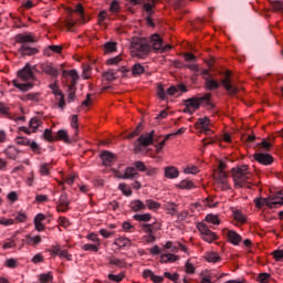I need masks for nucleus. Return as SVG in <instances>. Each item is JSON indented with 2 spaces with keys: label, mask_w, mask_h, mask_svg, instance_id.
Masks as SVG:
<instances>
[{
  "label": "nucleus",
  "mask_w": 283,
  "mask_h": 283,
  "mask_svg": "<svg viewBox=\"0 0 283 283\" xmlns=\"http://www.w3.org/2000/svg\"><path fill=\"white\" fill-rule=\"evenodd\" d=\"M138 176V172H136V168L128 167L125 170L124 175H118L117 178H120L122 180H134Z\"/></svg>",
  "instance_id": "obj_22"
},
{
  "label": "nucleus",
  "mask_w": 283,
  "mask_h": 283,
  "mask_svg": "<svg viewBox=\"0 0 283 283\" xmlns=\"http://www.w3.org/2000/svg\"><path fill=\"white\" fill-rule=\"evenodd\" d=\"M174 136L172 134L166 135V137L164 138V140H161L159 144H157L155 147L157 149L158 153L163 151V147L167 144V140H169V137Z\"/></svg>",
  "instance_id": "obj_53"
},
{
  "label": "nucleus",
  "mask_w": 283,
  "mask_h": 283,
  "mask_svg": "<svg viewBox=\"0 0 283 283\" xmlns=\"http://www.w3.org/2000/svg\"><path fill=\"white\" fill-rule=\"evenodd\" d=\"M185 266L188 275H193V273H196V266H193L191 262L187 261Z\"/></svg>",
  "instance_id": "obj_56"
},
{
  "label": "nucleus",
  "mask_w": 283,
  "mask_h": 283,
  "mask_svg": "<svg viewBox=\"0 0 283 283\" xmlns=\"http://www.w3.org/2000/svg\"><path fill=\"white\" fill-rule=\"evenodd\" d=\"M129 209H132V211H135V212L145 211L146 206L140 199H136L130 201Z\"/></svg>",
  "instance_id": "obj_25"
},
{
  "label": "nucleus",
  "mask_w": 283,
  "mask_h": 283,
  "mask_svg": "<svg viewBox=\"0 0 283 283\" xmlns=\"http://www.w3.org/2000/svg\"><path fill=\"white\" fill-rule=\"evenodd\" d=\"M143 277H145V280H147L149 277L151 280V282H154V283H164L165 282V276L155 275L154 271H151V270H144Z\"/></svg>",
  "instance_id": "obj_19"
},
{
  "label": "nucleus",
  "mask_w": 283,
  "mask_h": 283,
  "mask_svg": "<svg viewBox=\"0 0 283 283\" xmlns=\"http://www.w3.org/2000/svg\"><path fill=\"white\" fill-rule=\"evenodd\" d=\"M177 256L175 254L168 253V254H161L160 262L163 264H167L169 262H176Z\"/></svg>",
  "instance_id": "obj_37"
},
{
  "label": "nucleus",
  "mask_w": 283,
  "mask_h": 283,
  "mask_svg": "<svg viewBox=\"0 0 283 283\" xmlns=\"http://www.w3.org/2000/svg\"><path fill=\"white\" fill-rule=\"evenodd\" d=\"M233 218L240 224H244V222H247V216H244V213H242L240 210L233 212Z\"/></svg>",
  "instance_id": "obj_36"
},
{
  "label": "nucleus",
  "mask_w": 283,
  "mask_h": 283,
  "mask_svg": "<svg viewBox=\"0 0 283 283\" xmlns=\"http://www.w3.org/2000/svg\"><path fill=\"white\" fill-rule=\"evenodd\" d=\"M103 76H104L105 80L108 81L109 83H112V81H116V73H114V71H112V70L105 72V73L103 74Z\"/></svg>",
  "instance_id": "obj_48"
},
{
  "label": "nucleus",
  "mask_w": 283,
  "mask_h": 283,
  "mask_svg": "<svg viewBox=\"0 0 283 283\" xmlns=\"http://www.w3.org/2000/svg\"><path fill=\"white\" fill-rule=\"evenodd\" d=\"M196 185H193V181L184 179L179 184V189H193Z\"/></svg>",
  "instance_id": "obj_43"
},
{
  "label": "nucleus",
  "mask_w": 283,
  "mask_h": 283,
  "mask_svg": "<svg viewBox=\"0 0 283 283\" xmlns=\"http://www.w3.org/2000/svg\"><path fill=\"white\" fill-rule=\"evenodd\" d=\"M195 125H196L197 129H202V132H205V134H207V135H209L211 132V129H209V118L208 117L199 118Z\"/></svg>",
  "instance_id": "obj_21"
},
{
  "label": "nucleus",
  "mask_w": 283,
  "mask_h": 283,
  "mask_svg": "<svg viewBox=\"0 0 283 283\" xmlns=\"http://www.w3.org/2000/svg\"><path fill=\"white\" fill-rule=\"evenodd\" d=\"M62 76L65 78L66 88L69 93V103H73L74 98H76V83L78 81V72L76 70H63Z\"/></svg>",
  "instance_id": "obj_2"
},
{
  "label": "nucleus",
  "mask_w": 283,
  "mask_h": 283,
  "mask_svg": "<svg viewBox=\"0 0 283 283\" xmlns=\"http://www.w3.org/2000/svg\"><path fill=\"white\" fill-rule=\"evenodd\" d=\"M41 123H42L41 119H39L38 117H33L29 122V127L34 133V132H36L39 129V127L41 126Z\"/></svg>",
  "instance_id": "obj_39"
},
{
  "label": "nucleus",
  "mask_w": 283,
  "mask_h": 283,
  "mask_svg": "<svg viewBox=\"0 0 283 283\" xmlns=\"http://www.w3.org/2000/svg\"><path fill=\"white\" fill-rule=\"evenodd\" d=\"M56 209L59 212L62 211V213H65V211L70 209V200L67 199V193L63 192L60 196Z\"/></svg>",
  "instance_id": "obj_15"
},
{
  "label": "nucleus",
  "mask_w": 283,
  "mask_h": 283,
  "mask_svg": "<svg viewBox=\"0 0 283 283\" xmlns=\"http://www.w3.org/2000/svg\"><path fill=\"white\" fill-rule=\"evenodd\" d=\"M29 147L34 154H41V146L36 142H30Z\"/></svg>",
  "instance_id": "obj_57"
},
{
  "label": "nucleus",
  "mask_w": 283,
  "mask_h": 283,
  "mask_svg": "<svg viewBox=\"0 0 283 283\" xmlns=\"http://www.w3.org/2000/svg\"><path fill=\"white\" fill-rule=\"evenodd\" d=\"M151 49L155 52H160L165 54V52H169L171 50V45L164 44L163 39L158 34H153L150 40L145 38H134L130 43V54L136 59H147L151 53Z\"/></svg>",
  "instance_id": "obj_1"
},
{
  "label": "nucleus",
  "mask_w": 283,
  "mask_h": 283,
  "mask_svg": "<svg viewBox=\"0 0 283 283\" xmlns=\"http://www.w3.org/2000/svg\"><path fill=\"white\" fill-rule=\"evenodd\" d=\"M109 12H112L113 14H116V13L120 12V6L118 4V1L114 0L111 3Z\"/></svg>",
  "instance_id": "obj_51"
},
{
  "label": "nucleus",
  "mask_w": 283,
  "mask_h": 283,
  "mask_svg": "<svg viewBox=\"0 0 283 283\" xmlns=\"http://www.w3.org/2000/svg\"><path fill=\"white\" fill-rule=\"evenodd\" d=\"M19 78L21 81H34V72H32V66L30 64H27L22 70L18 72Z\"/></svg>",
  "instance_id": "obj_11"
},
{
  "label": "nucleus",
  "mask_w": 283,
  "mask_h": 283,
  "mask_svg": "<svg viewBox=\"0 0 283 283\" xmlns=\"http://www.w3.org/2000/svg\"><path fill=\"white\" fill-rule=\"evenodd\" d=\"M55 140H64V143H70V137H69V135H67V130H65V129H60V130L56 133Z\"/></svg>",
  "instance_id": "obj_35"
},
{
  "label": "nucleus",
  "mask_w": 283,
  "mask_h": 283,
  "mask_svg": "<svg viewBox=\"0 0 283 283\" xmlns=\"http://www.w3.org/2000/svg\"><path fill=\"white\" fill-rule=\"evenodd\" d=\"M156 132H150L142 135L139 138H137L134 142V153L135 154H143L145 151L146 147H149V145H154V137Z\"/></svg>",
  "instance_id": "obj_7"
},
{
  "label": "nucleus",
  "mask_w": 283,
  "mask_h": 283,
  "mask_svg": "<svg viewBox=\"0 0 283 283\" xmlns=\"http://www.w3.org/2000/svg\"><path fill=\"white\" fill-rule=\"evenodd\" d=\"M165 176L169 179L178 178L180 176V171H178V168L170 166L165 168Z\"/></svg>",
  "instance_id": "obj_26"
},
{
  "label": "nucleus",
  "mask_w": 283,
  "mask_h": 283,
  "mask_svg": "<svg viewBox=\"0 0 283 283\" xmlns=\"http://www.w3.org/2000/svg\"><path fill=\"white\" fill-rule=\"evenodd\" d=\"M105 54H109V52H116V42H107L104 44Z\"/></svg>",
  "instance_id": "obj_45"
},
{
  "label": "nucleus",
  "mask_w": 283,
  "mask_h": 283,
  "mask_svg": "<svg viewBox=\"0 0 283 283\" xmlns=\"http://www.w3.org/2000/svg\"><path fill=\"white\" fill-rule=\"evenodd\" d=\"M134 169L137 171H147V167L145 166V163L143 161H135V167Z\"/></svg>",
  "instance_id": "obj_58"
},
{
  "label": "nucleus",
  "mask_w": 283,
  "mask_h": 283,
  "mask_svg": "<svg viewBox=\"0 0 283 283\" xmlns=\"http://www.w3.org/2000/svg\"><path fill=\"white\" fill-rule=\"evenodd\" d=\"M185 105L192 108L195 112L197 109H200L201 105H206V107H213V103H211V93H206L201 97L193 96L191 98H188L185 101Z\"/></svg>",
  "instance_id": "obj_4"
},
{
  "label": "nucleus",
  "mask_w": 283,
  "mask_h": 283,
  "mask_svg": "<svg viewBox=\"0 0 283 283\" xmlns=\"http://www.w3.org/2000/svg\"><path fill=\"white\" fill-rule=\"evenodd\" d=\"M4 154L6 156H8V158H10L11 160H14V158H17V156L19 155V150H17L14 146H9L4 150Z\"/></svg>",
  "instance_id": "obj_32"
},
{
  "label": "nucleus",
  "mask_w": 283,
  "mask_h": 283,
  "mask_svg": "<svg viewBox=\"0 0 283 283\" xmlns=\"http://www.w3.org/2000/svg\"><path fill=\"white\" fill-rule=\"evenodd\" d=\"M217 182H218V185H221L222 191H227L230 189L229 182L227 181V172L226 171L218 172Z\"/></svg>",
  "instance_id": "obj_20"
},
{
  "label": "nucleus",
  "mask_w": 283,
  "mask_h": 283,
  "mask_svg": "<svg viewBox=\"0 0 283 283\" xmlns=\"http://www.w3.org/2000/svg\"><path fill=\"white\" fill-rule=\"evenodd\" d=\"M114 244H116V247H129V244H132V241L125 237H119L115 240Z\"/></svg>",
  "instance_id": "obj_34"
},
{
  "label": "nucleus",
  "mask_w": 283,
  "mask_h": 283,
  "mask_svg": "<svg viewBox=\"0 0 283 283\" xmlns=\"http://www.w3.org/2000/svg\"><path fill=\"white\" fill-rule=\"evenodd\" d=\"M101 159L104 165V167H109L114 160H116V155H114L109 150H104L101 153Z\"/></svg>",
  "instance_id": "obj_16"
},
{
  "label": "nucleus",
  "mask_w": 283,
  "mask_h": 283,
  "mask_svg": "<svg viewBox=\"0 0 283 283\" xmlns=\"http://www.w3.org/2000/svg\"><path fill=\"white\" fill-rule=\"evenodd\" d=\"M125 277V274H108V280H112V282H123V279Z\"/></svg>",
  "instance_id": "obj_55"
},
{
  "label": "nucleus",
  "mask_w": 283,
  "mask_h": 283,
  "mask_svg": "<svg viewBox=\"0 0 283 283\" xmlns=\"http://www.w3.org/2000/svg\"><path fill=\"white\" fill-rule=\"evenodd\" d=\"M206 222H210V224H220V219L216 214H208L206 217Z\"/></svg>",
  "instance_id": "obj_47"
},
{
  "label": "nucleus",
  "mask_w": 283,
  "mask_h": 283,
  "mask_svg": "<svg viewBox=\"0 0 283 283\" xmlns=\"http://www.w3.org/2000/svg\"><path fill=\"white\" fill-rule=\"evenodd\" d=\"M269 277H271V274L261 273V274H259V282L266 283V282H269Z\"/></svg>",
  "instance_id": "obj_63"
},
{
  "label": "nucleus",
  "mask_w": 283,
  "mask_h": 283,
  "mask_svg": "<svg viewBox=\"0 0 283 283\" xmlns=\"http://www.w3.org/2000/svg\"><path fill=\"white\" fill-rule=\"evenodd\" d=\"M41 70L45 74H49V76H59V70H56V67H54V64L50 62L41 64Z\"/></svg>",
  "instance_id": "obj_18"
},
{
  "label": "nucleus",
  "mask_w": 283,
  "mask_h": 283,
  "mask_svg": "<svg viewBox=\"0 0 283 283\" xmlns=\"http://www.w3.org/2000/svg\"><path fill=\"white\" fill-rule=\"evenodd\" d=\"M25 243L29 244V247H36L38 244H41V235L31 237L28 234L25 237Z\"/></svg>",
  "instance_id": "obj_29"
},
{
  "label": "nucleus",
  "mask_w": 283,
  "mask_h": 283,
  "mask_svg": "<svg viewBox=\"0 0 283 283\" xmlns=\"http://www.w3.org/2000/svg\"><path fill=\"white\" fill-rule=\"evenodd\" d=\"M170 6L175 8V10H179V8H184L185 0H168Z\"/></svg>",
  "instance_id": "obj_49"
},
{
  "label": "nucleus",
  "mask_w": 283,
  "mask_h": 283,
  "mask_svg": "<svg viewBox=\"0 0 283 283\" xmlns=\"http://www.w3.org/2000/svg\"><path fill=\"white\" fill-rule=\"evenodd\" d=\"M44 138H45V140H49V143H52L53 140H55V137L52 136L51 129L44 130Z\"/></svg>",
  "instance_id": "obj_61"
},
{
  "label": "nucleus",
  "mask_w": 283,
  "mask_h": 283,
  "mask_svg": "<svg viewBox=\"0 0 283 283\" xmlns=\"http://www.w3.org/2000/svg\"><path fill=\"white\" fill-rule=\"evenodd\" d=\"M13 85L20 90V92H29V90H32L34 87V84L32 83H24L21 84L17 80L13 81Z\"/></svg>",
  "instance_id": "obj_28"
},
{
  "label": "nucleus",
  "mask_w": 283,
  "mask_h": 283,
  "mask_svg": "<svg viewBox=\"0 0 283 283\" xmlns=\"http://www.w3.org/2000/svg\"><path fill=\"white\" fill-rule=\"evenodd\" d=\"M164 209L167 211L168 216H178V203L176 202L166 201Z\"/></svg>",
  "instance_id": "obj_23"
},
{
  "label": "nucleus",
  "mask_w": 283,
  "mask_h": 283,
  "mask_svg": "<svg viewBox=\"0 0 283 283\" xmlns=\"http://www.w3.org/2000/svg\"><path fill=\"white\" fill-rule=\"evenodd\" d=\"M132 72L133 76H140V74L145 73V66H143L140 63H136L134 64Z\"/></svg>",
  "instance_id": "obj_38"
},
{
  "label": "nucleus",
  "mask_w": 283,
  "mask_h": 283,
  "mask_svg": "<svg viewBox=\"0 0 283 283\" xmlns=\"http://www.w3.org/2000/svg\"><path fill=\"white\" fill-rule=\"evenodd\" d=\"M206 87L209 92L213 91V90H219L220 88V83H218V81L213 80V78H206Z\"/></svg>",
  "instance_id": "obj_30"
},
{
  "label": "nucleus",
  "mask_w": 283,
  "mask_h": 283,
  "mask_svg": "<svg viewBox=\"0 0 283 283\" xmlns=\"http://www.w3.org/2000/svg\"><path fill=\"white\" fill-rule=\"evenodd\" d=\"M71 127L75 129V134H78V115H73L71 118Z\"/></svg>",
  "instance_id": "obj_52"
},
{
  "label": "nucleus",
  "mask_w": 283,
  "mask_h": 283,
  "mask_svg": "<svg viewBox=\"0 0 283 283\" xmlns=\"http://www.w3.org/2000/svg\"><path fill=\"white\" fill-rule=\"evenodd\" d=\"M52 52L54 54H61L63 52V46L61 45H49L48 49L44 51L46 56H52Z\"/></svg>",
  "instance_id": "obj_27"
},
{
  "label": "nucleus",
  "mask_w": 283,
  "mask_h": 283,
  "mask_svg": "<svg viewBox=\"0 0 283 283\" xmlns=\"http://www.w3.org/2000/svg\"><path fill=\"white\" fill-rule=\"evenodd\" d=\"M232 178L235 187H247L249 180H251V171H249V166L241 165L235 168H232Z\"/></svg>",
  "instance_id": "obj_3"
},
{
  "label": "nucleus",
  "mask_w": 283,
  "mask_h": 283,
  "mask_svg": "<svg viewBox=\"0 0 283 283\" xmlns=\"http://www.w3.org/2000/svg\"><path fill=\"white\" fill-rule=\"evenodd\" d=\"M142 229L145 233H147L148 235H154L155 231H158L159 228L155 227L154 223L149 224V223H143L142 224Z\"/></svg>",
  "instance_id": "obj_31"
},
{
  "label": "nucleus",
  "mask_w": 283,
  "mask_h": 283,
  "mask_svg": "<svg viewBox=\"0 0 283 283\" xmlns=\"http://www.w3.org/2000/svg\"><path fill=\"white\" fill-rule=\"evenodd\" d=\"M129 2L133 6H140V3H144L143 10L147 14L146 17L147 25H149L150 28H154V25H156L154 23V20L151 19V15L154 14V8H156V3L158 2V0H149L148 2H145V0H129Z\"/></svg>",
  "instance_id": "obj_6"
},
{
  "label": "nucleus",
  "mask_w": 283,
  "mask_h": 283,
  "mask_svg": "<svg viewBox=\"0 0 283 283\" xmlns=\"http://www.w3.org/2000/svg\"><path fill=\"white\" fill-rule=\"evenodd\" d=\"M179 92H187V86L185 84H178L177 86H170L167 92H165L163 84H159L157 87V94L161 101H165L167 96H176Z\"/></svg>",
  "instance_id": "obj_8"
},
{
  "label": "nucleus",
  "mask_w": 283,
  "mask_h": 283,
  "mask_svg": "<svg viewBox=\"0 0 283 283\" xmlns=\"http://www.w3.org/2000/svg\"><path fill=\"white\" fill-rule=\"evenodd\" d=\"M133 219L136 220L137 222H149V220H151V214L149 213L135 214L133 216Z\"/></svg>",
  "instance_id": "obj_41"
},
{
  "label": "nucleus",
  "mask_w": 283,
  "mask_h": 283,
  "mask_svg": "<svg viewBox=\"0 0 283 283\" xmlns=\"http://www.w3.org/2000/svg\"><path fill=\"white\" fill-rule=\"evenodd\" d=\"M198 171H200V170L196 166L187 167L184 170L185 174H192V175L198 174Z\"/></svg>",
  "instance_id": "obj_62"
},
{
  "label": "nucleus",
  "mask_w": 283,
  "mask_h": 283,
  "mask_svg": "<svg viewBox=\"0 0 283 283\" xmlns=\"http://www.w3.org/2000/svg\"><path fill=\"white\" fill-rule=\"evenodd\" d=\"M15 43H36V39H34V35H32L31 33H19L15 35Z\"/></svg>",
  "instance_id": "obj_17"
},
{
  "label": "nucleus",
  "mask_w": 283,
  "mask_h": 283,
  "mask_svg": "<svg viewBox=\"0 0 283 283\" xmlns=\"http://www.w3.org/2000/svg\"><path fill=\"white\" fill-rule=\"evenodd\" d=\"M223 235L231 242V244L238 245L242 242V237L233 230L224 229Z\"/></svg>",
  "instance_id": "obj_13"
},
{
  "label": "nucleus",
  "mask_w": 283,
  "mask_h": 283,
  "mask_svg": "<svg viewBox=\"0 0 283 283\" xmlns=\"http://www.w3.org/2000/svg\"><path fill=\"white\" fill-rule=\"evenodd\" d=\"M269 207L270 209H277V207H282L283 205V193L282 191H277L276 193L270 196L269 198H261L256 201V207L262 208Z\"/></svg>",
  "instance_id": "obj_5"
},
{
  "label": "nucleus",
  "mask_w": 283,
  "mask_h": 283,
  "mask_svg": "<svg viewBox=\"0 0 283 283\" xmlns=\"http://www.w3.org/2000/svg\"><path fill=\"white\" fill-rule=\"evenodd\" d=\"M221 85H223L224 90H227L232 96H235V94L240 92V88L233 86L231 81V71L224 72V78L221 80Z\"/></svg>",
  "instance_id": "obj_10"
},
{
  "label": "nucleus",
  "mask_w": 283,
  "mask_h": 283,
  "mask_svg": "<svg viewBox=\"0 0 283 283\" xmlns=\"http://www.w3.org/2000/svg\"><path fill=\"white\" fill-rule=\"evenodd\" d=\"M254 160H256V163H260V165H273V156L264 153L254 154Z\"/></svg>",
  "instance_id": "obj_14"
},
{
  "label": "nucleus",
  "mask_w": 283,
  "mask_h": 283,
  "mask_svg": "<svg viewBox=\"0 0 283 283\" xmlns=\"http://www.w3.org/2000/svg\"><path fill=\"white\" fill-rule=\"evenodd\" d=\"M50 88L52 90V93L54 94L55 98L59 101L60 109H63L65 107L63 91L59 88V85H56V83L50 84Z\"/></svg>",
  "instance_id": "obj_12"
},
{
  "label": "nucleus",
  "mask_w": 283,
  "mask_h": 283,
  "mask_svg": "<svg viewBox=\"0 0 283 283\" xmlns=\"http://www.w3.org/2000/svg\"><path fill=\"white\" fill-rule=\"evenodd\" d=\"M6 266H8V269H17V260L8 259L6 261Z\"/></svg>",
  "instance_id": "obj_64"
},
{
  "label": "nucleus",
  "mask_w": 283,
  "mask_h": 283,
  "mask_svg": "<svg viewBox=\"0 0 283 283\" xmlns=\"http://www.w3.org/2000/svg\"><path fill=\"white\" fill-rule=\"evenodd\" d=\"M206 260L207 262H220L221 258L220 254H218V252H210L206 254Z\"/></svg>",
  "instance_id": "obj_40"
},
{
  "label": "nucleus",
  "mask_w": 283,
  "mask_h": 283,
  "mask_svg": "<svg viewBox=\"0 0 283 283\" xmlns=\"http://www.w3.org/2000/svg\"><path fill=\"white\" fill-rule=\"evenodd\" d=\"M144 205L150 211H158V209L160 208V203H158L157 201L151 200V199H147Z\"/></svg>",
  "instance_id": "obj_33"
},
{
  "label": "nucleus",
  "mask_w": 283,
  "mask_h": 283,
  "mask_svg": "<svg viewBox=\"0 0 283 283\" xmlns=\"http://www.w3.org/2000/svg\"><path fill=\"white\" fill-rule=\"evenodd\" d=\"M41 176H50V164H43L40 167Z\"/></svg>",
  "instance_id": "obj_54"
},
{
  "label": "nucleus",
  "mask_w": 283,
  "mask_h": 283,
  "mask_svg": "<svg viewBox=\"0 0 283 283\" xmlns=\"http://www.w3.org/2000/svg\"><path fill=\"white\" fill-rule=\"evenodd\" d=\"M54 280V276L52 275V272L40 274L39 281L40 283H50Z\"/></svg>",
  "instance_id": "obj_42"
},
{
  "label": "nucleus",
  "mask_w": 283,
  "mask_h": 283,
  "mask_svg": "<svg viewBox=\"0 0 283 283\" xmlns=\"http://www.w3.org/2000/svg\"><path fill=\"white\" fill-rule=\"evenodd\" d=\"M60 227H63L64 229H67L70 227V220L65 217L59 218Z\"/></svg>",
  "instance_id": "obj_59"
},
{
  "label": "nucleus",
  "mask_w": 283,
  "mask_h": 283,
  "mask_svg": "<svg viewBox=\"0 0 283 283\" xmlns=\"http://www.w3.org/2000/svg\"><path fill=\"white\" fill-rule=\"evenodd\" d=\"M20 54H22L23 56H34V54H39V49L36 48H30L27 46L25 44H23L20 49H19Z\"/></svg>",
  "instance_id": "obj_24"
},
{
  "label": "nucleus",
  "mask_w": 283,
  "mask_h": 283,
  "mask_svg": "<svg viewBox=\"0 0 283 283\" xmlns=\"http://www.w3.org/2000/svg\"><path fill=\"white\" fill-rule=\"evenodd\" d=\"M164 277H167L168 280H170V282L178 283V280L180 279V274L178 273L171 274L169 272H165Z\"/></svg>",
  "instance_id": "obj_46"
},
{
  "label": "nucleus",
  "mask_w": 283,
  "mask_h": 283,
  "mask_svg": "<svg viewBox=\"0 0 283 283\" xmlns=\"http://www.w3.org/2000/svg\"><path fill=\"white\" fill-rule=\"evenodd\" d=\"M82 249L84 251H94L95 253H98V245L96 243L95 244L86 243L82 247Z\"/></svg>",
  "instance_id": "obj_50"
},
{
  "label": "nucleus",
  "mask_w": 283,
  "mask_h": 283,
  "mask_svg": "<svg viewBox=\"0 0 283 283\" xmlns=\"http://www.w3.org/2000/svg\"><path fill=\"white\" fill-rule=\"evenodd\" d=\"M197 229L201 233V238L202 240H205V242L211 243L218 240V235L213 231H211L206 223L203 222L198 223Z\"/></svg>",
  "instance_id": "obj_9"
},
{
  "label": "nucleus",
  "mask_w": 283,
  "mask_h": 283,
  "mask_svg": "<svg viewBox=\"0 0 283 283\" xmlns=\"http://www.w3.org/2000/svg\"><path fill=\"white\" fill-rule=\"evenodd\" d=\"M140 132H143V124H138V126L136 127V129L132 133H129L126 138L128 140H132V138H136V136H140Z\"/></svg>",
  "instance_id": "obj_44"
},
{
  "label": "nucleus",
  "mask_w": 283,
  "mask_h": 283,
  "mask_svg": "<svg viewBox=\"0 0 283 283\" xmlns=\"http://www.w3.org/2000/svg\"><path fill=\"white\" fill-rule=\"evenodd\" d=\"M107 11H101L99 13H98V19H97V21H98V23L101 24V23H105V20L107 19Z\"/></svg>",
  "instance_id": "obj_60"
}]
</instances>
